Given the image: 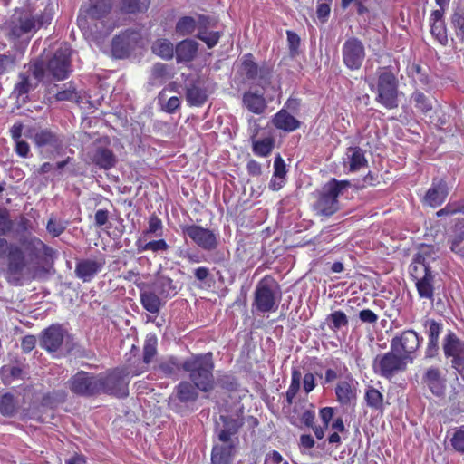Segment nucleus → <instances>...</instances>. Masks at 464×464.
Returning <instances> with one entry per match:
<instances>
[{"instance_id":"b1692460","label":"nucleus","mask_w":464,"mask_h":464,"mask_svg":"<svg viewBox=\"0 0 464 464\" xmlns=\"http://www.w3.org/2000/svg\"><path fill=\"white\" fill-rule=\"evenodd\" d=\"M105 259L102 256L96 259H80L75 265V276L82 282H91L104 267Z\"/></svg>"},{"instance_id":"f3484780","label":"nucleus","mask_w":464,"mask_h":464,"mask_svg":"<svg viewBox=\"0 0 464 464\" xmlns=\"http://www.w3.org/2000/svg\"><path fill=\"white\" fill-rule=\"evenodd\" d=\"M342 55L343 62L349 70H359L366 56L362 42L356 37L348 38L343 44Z\"/></svg>"},{"instance_id":"ddd939ff","label":"nucleus","mask_w":464,"mask_h":464,"mask_svg":"<svg viewBox=\"0 0 464 464\" xmlns=\"http://www.w3.org/2000/svg\"><path fill=\"white\" fill-rule=\"evenodd\" d=\"M68 388L77 396L86 398L97 396L101 389L100 374L80 371L69 379Z\"/></svg>"},{"instance_id":"c03bdc74","label":"nucleus","mask_w":464,"mask_h":464,"mask_svg":"<svg viewBox=\"0 0 464 464\" xmlns=\"http://www.w3.org/2000/svg\"><path fill=\"white\" fill-rule=\"evenodd\" d=\"M364 400L369 408L381 411L383 410V395L377 389L369 387L365 392Z\"/></svg>"},{"instance_id":"bf43d9fd","label":"nucleus","mask_w":464,"mask_h":464,"mask_svg":"<svg viewBox=\"0 0 464 464\" xmlns=\"http://www.w3.org/2000/svg\"><path fill=\"white\" fill-rule=\"evenodd\" d=\"M411 100L415 107L422 112H428L432 109V104L428 97L420 91H415L411 94Z\"/></svg>"},{"instance_id":"c85d7f7f","label":"nucleus","mask_w":464,"mask_h":464,"mask_svg":"<svg viewBox=\"0 0 464 464\" xmlns=\"http://www.w3.org/2000/svg\"><path fill=\"white\" fill-rule=\"evenodd\" d=\"M48 93L50 95L48 99L51 102L53 100L55 102H73L77 101L79 98V94L72 82L63 84L60 89L59 86L55 84L49 88Z\"/></svg>"},{"instance_id":"9d476101","label":"nucleus","mask_w":464,"mask_h":464,"mask_svg":"<svg viewBox=\"0 0 464 464\" xmlns=\"http://www.w3.org/2000/svg\"><path fill=\"white\" fill-rule=\"evenodd\" d=\"M422 340V337L415 331L404 330L392 338L390 347L411 364Z\"/></svg>"},{"instance_id":"6e6d98bb","label":"nucleus","mask_w":464,"mask_h":464,"mask_svg":"<svg viewBox=\"0 0 464 464\" xmlns=\"http://www.w3.org/2000/svg\"><path fill=\"white\" fill-rule=\"evenodd\" d=\"M223 33L220 31H203V32H198L197 37L206 44L208 48L211 49L215 47L218 43L219 42L220 37L222 36Z\"/></svg>"},{"instance_id":"ea45409f","label":"nucleus","mask_w":464,"mask_h":464,"mask_svg":"<svg viewBox=\"0 0 464 464\" xmlns=\"http://www.w3.org/2000/svg\"><path fill=\"white\" fill-rule=\"evenodd\" d=\"M37 85L38 84L30 77V74L21 72L18 74V82L14 86V92L16 93L18 97H21L34 90Z\"/></svg>"},{"instance_id":"3c124183","label":"nucleus","mask_w":464,"mask_h":464,"mask_svg":"<svg viewBox=\"0 0 464 464\" xmlns=\"http://www.w3.org/2000/svg\"><path fill=\"white\" fill-rule=\"evenodd\" d=\"M301 372L297 369L292 370L291 383L286 391L287 406L292 405L293 401L300 389Z\"/></svg>"},{"instance_id":"a18cd8bd","label":"nucleus","mask_w":464,"mask_h":464,"mask_svg":"<svg viewBox=\"0 0 464 464\" xmlns=\"http://www.w3.org/2000/svg\"><path fill=\"white\" fill-rule=\"evenodd\" d=\"M450 250L460 257H464V226L456 229L454 235L448 239Z\"/></svg>"},{"instance_id":"7c9ffc66","label":"nucleus","mask_w":464,"mask_h":464,"mask_svg":"<svg viewBox=\"0 0 464 464\" xmlns=\"http://www.w3.org/2000/svg\"><path fill=\"white\" fill-rule=\"evenodd\" d=\"M236 450V442L215 445L211 452L212 464H231Z\"/></svg>"},{"instance_id":"2eb2a0df","label":"nucleus","mask_w":464,"mask_h":464,"mask_svg":"<svg viewBox=\"0 0 464 464\" xmlns=\"http://www.w3.org/2000/svg\"><path fill=\"white\" fill-rule=\"evenodd\" d=\"M72 50L67 44L59 47L47 63V71L57 81H63L72 72Z\"/></svg>"},{"instance_id":"a878e982","label":"nucleus","mask_w":464,"mask_h":464,"mask_svg":"<svg viewBox=\"0 0 464 464\" xmlns=\"http://www.w3.org/2000/svg\"><path fill=\"white\" fill-rule=\"evenodd\" d=\"M424 326L428 328L427 334L429 339L425 351V357L434 358L438 355L440 350L439 338L442 333L443 325L441 323L433 319H428L425 321Z\"/></svg>"},{"instance_id":"39448f33","label":"nucleus","mask_w":464,"mask_h":464,"mask_svg":"<svg viewBox=\"0 0 464 464\" xmlns=\"http://www.w3.org/2000/svg\"><path fill=\"white\" fill-rule=\"evenodd\" d=\"M41 17H36L27 11H15L9 22L8 36L14 40L29 41L43 25Z\"/></svg>"},{"instance_id":"de8ad7c7","label":"nucleus","mask_w":464,"mask_h":464,"mask_svg":"<svg viewBox=\"0 0 464 464\" xmlns=\"http://www.w3.org/2000/svg\"><path fill=\"white\" fill-rule=\"evenodd\" d=\"M14 222L10 210L0 206V237H5L14 232Z\"/></svg>"},{"instance_id":"6ab92c4d","label":"nucleus","mask_w":464,"mask_h":464,"mask_svg":"<svg viewBox=\"0 0 464 464\" xmlns=\"http://www.w3.org/2000/svg\"><path fill=\"white\" fill-rule=\"evenodd\" d=\"M442 350L446 358H451L452 368L461 369L464 363V342L449 331L443 338Z\"/></svg>"},{"instance_id":"603ef678","label":"nucleus","mask_w":464,"mask_h":464,"mask_svg":"<svg viewBox=\"0 0 464 464\" xmlns=\"http://www.w3.org/2000/svg\"><path fill=\"white\" fill-rule=\"evenodd\" d=\"M158 340L155 335L147 336L143 346V362L149 364L157 354Z\"/></svg>"},{"instance_id":"2f4dec72","label":"nucleus","mask_w":464,"mask_h":464,"mask_svg":"<svg viewBox=\"0 0 464 464\" xmlns=\"http://www.w3.org/2000/svg\"><path fill=\"white\" fill-rule=\"evenodd\" d=\"M272 123L276 129L286 132L295 131L301 126V122L284 109L274 115Z\"/></svg>"},{"instance_id":"473e14b6","label":"nucleus","mask_w":464,"mask_h":464,"mask_svg":"<svg viewBox=\"0 0 464 464\" xmlns=\"http://www.w3.org/2000/svg\"><path fill=\"white\" fill-rule=\"evenodd\" d=\"M140 299L142 307L150 314H159L164 305L162 298L153 288L140 290Z\"/></svg>"},{"instance_id":"69168bd1","label":"nucleus","mask_w":464,"mask_h":464,"mask_svg":"<svg viewBox=\"0 0 464 464\" xmlns=\"http://www.w3.org/2000/svg\"><path fill=\"white\" fill-rule=\"evenodd\" d=\"M66 228V223L51 217L47 222L46 229L53 237H59Z\"/></svg>"},{"instance_id":"5fc2aeb1","label":"nucleus","mask_w":464,"mask_h":464,"mask_svg":"<svg viewBox=\"0 0 464 464\" xmlns=\"http://www.w3.org/2000/svg\"><path fill=\"white\" fill-rule=\"evenodd\" d=\"M163 233V223L161 219L155 214L149 218L148 228L144 231L145 237H160Z\"/></svg>"},{"instance_id":"423d86ee","label":"nucleus","mask_w":464,"mask_h":464,"mask_svg":"<svg viewBox=\"0 0 464 464\" xmlns=\"http://www.w3.org/2000/svg\"><path fill=\"white\" fill-rule=\"evenodd\" d=\"M376 92L375 101L384 108L392 110L399 106L398 80L392 72L384 69L379 73Z\"/></svg>"},{"instance_id":"338daca9","label":"nucleus","mask_w":464,"mask_h":464,"mask_svg":"<svg viewBox=\"0 0 464 464\" xmlns=\"http://www.w3.org/2000/svg\"><path fill=\"white\" fill-rule=\"evenodd\" d=\"M198 32L209 31L216 28L217 20L211 16L198 14L196 19Z\"/></svg>"},{"instance_id":"dca6fc26","label":"nucleus","mask_w":464,"mask_h":464,"mask_svg":"<svg viewBox=\"0 0 464 464\" xmlns=\"http://www.w3.org/2000/svg\"><path fill=\"white\" fill-rule=\"evenodd\" d=\"M180 228L185 236L203 250L210 252L218 246V235L211 229L198 225H183Z\"/></svg>"},{"instance_id":"4c0bfd02","label":"nucleus","mask_w":464,"mask_h":464,"mask_svg":"<svg viewBox=\"0 0 464 464\" xmlns=\"http://www.w3.org/2000/svg\"><path fill=\"white\" fill-rule=\"evenodd\" d=\"M153 53L165 60H170L175 54L173 44L168 39H158L151 46Z\"/></svg>"},{"instance_id":"6e6552de","label":"nucleus","mask_w":464,"mask_h":464,"mask_svg":"<svg viewBox=\"0 0 464 464\" xmlns=\"http://www.w3.org/2000/svg\"><path fill=\"white\" fill-rule=\"evenodd\" d=\"M72 335L61 324H52L40 335V346L49 353H68L72 349Z\"/></svg>"},{"instance_id":"4be33fe9","label":"nucleus","mask_w":464,"mask_h":464,"mask_svg":"<svg viewBox=\"0 0 464 464\" xmlns=\"http://www.w3.org/2000/svg\"><path fill=\"white\" fill-rule=\"evenodd\" d=\"M242 70L247 80L256 82L263 89L269 84L270 72L267 68L258 67L251 53L246 54L242 62Z\"/></svg>"},{"instance_id":"4d7b16f0","label":"nucleus","mask_w":464,"mask_h":464,"mask_svg":"<svg viewBox=\"0 0 464 464\" xmlns=\"http://www.w3.org/2000/svg\"><path fill=\"white\" fill-rule=\"evenodd\" d=\"M450 20L456 31V35L464 40V10L461 8L455 9Z\"/></svg>"},{"instance_id":"7ed1b4c3","label":"nucleus","mask_w":464,"mask_h":464,"mask_svg":"<svg viewBox=\"0 0 464 464\" xmlns=\"http://www.w3.org/2000/svg\"><path fill=\"white\" fill-rule=\"evenodd\" d=\"M181 367L188 372L189 382L199 391L208 392L215 388L214 362L211 353L193 355L188 358Z\"/></svg>"},{"instance_id":"49530a36","label":"nucleus","mask_w":464,"mask_h":464,"mask_svg":"<svg viewBox=\"0 0 464 464\" xmlns=\"http://www.w3.org/2000/svg\"><path fill=\"white\" fill-rule=\"evenodd\" d=\"M169 66L165 63H157L151 69L150 83L153 85H161L169 79Z\"/></svg>"},{"instance_id":"f03ea898","label":"nucleus","mask_w":464,"mask_h":464,"mask_svg":"<svg viewBox=\"0 0 464 464\" xmlns=\"http://www.w3.org/2000/svg\"><path fill=\"white\" fill-rule=\"evenodd\" d=\"M432 253L433 246H421L410 265V275L415 281L419 296L430 301H433L435 290V278L430 266V260L435 259L431 256Z\"/></svg>"},{"instance_id":"a211bd4d","label":"nucleus","mask_w":464,"mask_h":464,"mask_svg":"<svg viewBox=\"0 0 464 464\" xmlns=\"http://www.w3.org/2000/svg\"><path fill=\"white\" fill-rule=\"evenodd\" d=\"M242 411L233 415H220L219 420L216 421L215 434L222 443L236 442L233 439L244 425Z\"/></svg>"},{"instance_id":"72a5a7b5","label":"nucleus","mask_w":464,"mask_h":464,"mask_svg":"<svg viewBox=\"0 0 464 464\" xmlns=\"http://www.w3.org/2000/svg\"><path fill=\"white\" fill-rule=\"evenodd\" d=\"M367 160L362 149L360 147H349L345 153L344 164L349 167L351 172H355L367 166Z\"/></svg>"},{"instance_id":"864d4df0","label":"nucleus","mask_w":464,"mask_h":464,"mask_svg":"<svg viewBox=\"0 0 464 464\" xmlns=\"http://www.w3.org/2000/svg\"><path fill=\"white\" fill-rule=\"evenodd\" d=\"M326 321L331 330L336 332L343 326L348 325V317L343 311H335L327 315Z\"/></svg>"},{"instance_id":"393cba45","label":"nucleus","mask_w":464,"mask_h":464,"mask_svg":"<svg viewBox=\"0 0 464 464\" xmlns=\"http://www.w3.org/2000/svg\"><path fill=\"white\" fill-rule=\"evenodd\" d=\"M89 157L95 166L106 170L114 168L117 163L116 155L110 148L103 145L95 146L89 152Z\"/></svg>"},{"instance_id":"79ce46f5","label":"nucleus","mask_w":464,"mask_h":464,"mask_svg":"<svg viewBox=\"0 0 464 464\" xmlns=\"http://www.w3.org/2000/svg\"><path fill=\"white\" fill-rule=\"evenodd\" d=\"M197 28L196 19L192 16L180 17L175 25V32L179 36L191 35Z\"/></svg>"},{"instance_id":"13d9d810","label":"nucleus","mask_w":464,"mask_h":464,"mask_svg":"<svg viewBox=\"0 0 464 464\" xmlns=\"http://www.w3.org/2000/svg\"><path fill=\"white\" fill-rule=\"evenodd\" d=\"M430 33L435 39L443 46L449 43L445 22L431 23Z\"/></svg>"},{"instance_id":"f704fd0d","label":"nucleus","mask_w":464,"mask_h":464,"mask_svg":"<svg viewBox=\"0 0 464 464\" xmlns=\"http://www.w3.org/2000/svg\"><path fill=\"white\" fill-rule=\"evenodd\" d=\"M242 101L247 110L255 114H262L267 106L263 93L251 91L243 94Z\"/></svg>"},{"instance_id":"e433bc0d","label":"nucleus","mask_w":464,"mask_h":464,"mask_svg":"<svg viewBox=\"0 0 464 464\" xmlns=\"http://www.w3.org/2000/svg\"><path fill=\"white\" fill-rule=\"evenodd\" d=\"M18 411V401L11 392H5L0 396V414L12 418Z\"/></svg>"},{"instance_id":"bb28decb","label":"nucleus","mask_w":464,"mask_h":464,"mask_svg":"<svg viewBox=\"0 0 464 464\" xmlns=\"http://www.w3.org/2000/svg\"><path fill=\"white\" fill-rule=\"evenodd\" d=\"M152 288L161 298H171L179 291V283L165 275H158Z\"/></svg>"},{"instance_id":"9b49d317","label":"nucleus","mask_w":464,"mask_h":464,"mask_svg":"<svg viewBox=\"0 0 464 464\" xmlns=\"http://www.w3.org/2000/svg\"><path fill=\"white\" fill-rule=\"evenodd\" d=\"M131 373L126 370H114L109 374H100V394L105 393L118 398H125L129 395V375ZM139 375L140 372H132Z\"/></svg>"},{"instance_id":"0e129e2a","label":"nucleus","mask_w":464,"mask_h":464,"mask_svg":"<svg viewBox=\"0 0 464 464\" xmlns=\"http://www.w3.org/2000/svg\"><path fill=\"white\" fill-rule=\"evenodd\" d=\"M15 67V56L13 54L0 53V77L8 73Z\"/></svg>"},{"instance_id":"c756f323","label":"nucleus","mask_w":464,"mask_h":464,"mask_svg":"<svg viewBox=\"0 0 464 464\" xmlns=\"http://www.w3.org/2000/svg\"><path fill=\"white\" fill-rule=\"evenodd\" d=\"M198 391L189 381H182L175 387L174 394L181 403L189 404L197 401L199 396Z\"/></svg>"},{"instance_id":"c9c22d12","label":"nucleus","mask_w":464,"mask_h":464,"mask_svg":"<svg viewBox=\"0 0 464 464\" xmlns=\"http://www.w3.org/2000/svg\"><path fill=\"white\" fill-rule=\"evenodd\" d=\"M337 401L342 405L350 404L356 398V392L352 386V381H340L335 388Z\"/></svg>"},{"instance_id":"e2e57ef3","label":"nucleus","mask_w":464,"mask_h":464,"mask_svg":"<svg viewBox=\"0 0 464 464\" xmlns=\"http://www.w3.org/2000/svg\"><path fill=\"white\" fill-rule=\"evenodd\" d=\"M464 213V203L460 201L449 202L443 208L436 212L437 217L452 216Z\"/></svg>"},{"instance_id":"8fccbe9b","label":"nucleus","mask_w":464,"mask_h":464,"mask_svg":"<svg viewBox=\"0 0 464 464\" xmlns=\"http://www.w3.org/2000/svg\"><path fill=\"white\" fill-rule=\"evenodd\" d=\"M0 375L5 383H11L14 380H23L24 372L19 366L5 365L0 369Z\"/></svg>"},{"instance_id":"37998d69","label":"nucleus","mask_w":464,"mask_h":464,"mask_svg":"<svg viewBox=\"0 0 464 464\" xmlns=\"http://www.w3.org/2000/svg\"><path fill=\"white\" fill-rule=\"evenodd\" d=\"M136 246L140 253L145 251H151L153 253L166 252L169 248V246L164 239L151 240L149 242H143L139 239L136 242Z\"/></svg>"},{"instance_id":"f257e3e1","label":"nucleus","mask_w":464,"mask_h":464,"mask_svg":"<svg viewBox=\"0 0 464 464\" xmlns=\"http://www.w3.org/2000/svg\"><path fill=\"white\" fill-rule=\"evenodd\" d=\"M55 250L37 237L22 241V246L0 237V262L6 260L5 277L9 283L21 285L24 272L31 262L51 258Z\"/></svg>"},{"instance_id":"412c9836","label":"nucleus","mask_w":464,"mask_h":464,"mask_svg":"<svg viewBox=\"0 0 464 464\" xmlns=\"http://www.w3.org/2000/svg\"><path fill=\"white\" fill-rule=\"evenodd\" d=\"M140 38L137 31L128 29L113 37L111 42V53L114 57L122 59L127 57L134 48Z\"/></svg>"},{"instance_id":"58836bf2","label":"nucleus","mask_w":464,"mask_h":464,"mask_svg":"<svg viewBox=\"0 0 464 464\" xmlns=\"http://www.w3.org/2000/svg\"><path fill=\"white\" fill-rule=\"evenodd\" d=\"M275 139L272 137L253 140V141H251L252 151L257 157H267L275 148Z\"/></svg>"},{"instance_id":"0eeeda50","label":"nucleus","mask_w":464,"mask_h":464,"mask_svg":"<svg viewBox=\"0 0 464 464\" xmlns=\"http://www.w3.org/2000/svg\"><path fill=\"white\" fill-rule=\"evenodd\" d=\"M347 180H337L333 179L323 188L314 209L322 216H331L339 208L338 197L343 189L349 187Z\"/></svg>"},{"instance_id":"aec40b11","label":"nucleus","mask_w":464,"mask_h":464,"mask_svg":"<svg viewBox=\"0 0 464 464\" xmlns=\"http://www.w3.org/2000/svg\"><path fill=\"white\" fill-rule=\"evenodd\" d=\"M447 381L442 372L438 367H429L421 377V385L437 398L445 395Z\"/></svg>"},{"instance_id":"09e8293b","label":"nucleus","mask_w":464,"mask_h":464,"mask_svg":"<svg viewBox=\"0 0 464 464\" xmlns=\"http://www.w3.org/2000/svg\"><path fill=\"white\" fill-rule=\"evenodd\" d=\"M118 8L121 13L126 14H135L144 13L148 9L140 2V0H118Z\"/></svg>"},{"instance_id":"20e7f679","label":"nucleus","mask_w":464,"mask_h":464,"mask_svg":"<svg viewBox=\"0 0 464 464\" xmlns=\"http://www.w3.org/2000/svg\"><path fill=\"white\" fill-rule=\"evenodd\" d=\"M280 299L278 283L272 276H266L256 284L252 305L259 313L276 312Z\"/></svg>"},{"instance_id":"5701e85b","label":"nucleus","mask_w":464,"mask_h":464,"mask_svg":"<svg viewBox=\"0 0 464 464\" xmlns=\"http://www.w3.org/2000/svg\"><path fill=\"white\" fill-rule=\"evenodd\" d=\"M449 193L450 188L447 182L441 179H434L423 196L421 202L424 206L435 208L445 202Z\"/></svg>"},{"instance_id":"052dcab7","label":"nucleus","mask_w":464,"mask_h":464,"mask_svg":"<svg viewBox=\"0 0 464 464\" xmlns=\"http://www.w3.org/2000/svg\"><path fill=\"white\" fill-rule=\"evenodd\" d=\"M179 368V364L174 357H170L166 361L161 362L159 365V370L167 377L177 375Z\"/></svg>"},{"instance_id":"cd10ccee","label":"nucleus","mask_w":464,"mask_h":464,"mask_svg":"<svg viewBox=\"0 0 464 464\" xmlns=\"http://www.w3.org/2000/svg\"><path fill=\"white\" fill-rule=\"evenodd\" d=\"M198 51V44L193 39L180 41L175 47V57L178 63H188L195 59Z\"/></svg>"},{"instance_id":"f8f14e48","label":"nucleus","mask_w":464,"mask_h":464,"mask_svg":"<svg viewBox=\"0 0 464 464\" xmlns=\"http://www.w3.org/2000/svg\"><path fill=\"white\" fill-rule=\"evenodd\" d=\"M112 9V0H88L80 9L77 24L82 30L90 28V24L105 18Z\"/></svg>"},{"instance_id":"1a4fd4ad","label":"nucleus","mask_w":464,"mask_h":464,"mask_svg":"<svg viewBox=\"0 0 464 464\" xmlns=\"http://www.w3.org/2000/svg\"><path fill=\"white\" fill-rule=\"evenodd\" d=\"M25 137L31 139L34 146L44 152L58 153L63 146V137L48 128L29 127L24 131Z\"/></svg>"},{"instance_id":"774afa93","label":"nucleus","mask_w":464,"mask_h":464,"mask_svg":"<svg viewBox=\"0 0 464 464\" xmlns=\"http://www.w3.org/2000/svg\"><path fill=\"white\" fill-rule=\"evenodd\" d=\"M450 443L456 451L464 453V426L454 432Z\"/></svg>"},{"instance_id":"680f3d73","label":"nucleus","mask_w":464,"mask_h":464,"mask_svg":"<svg viewBox=\"0 0 464 464\" xmlns=\"http://www.w3.org/2000/svg\"><path fill=\"white\" fill-rule=\"evenodd\" d=\"M26 72L27 74H30V77L37 84L41 82L44 76V67L42 62L29 63L27 66Z\"/></svg>"},{"instance_id":"4468645a","label":"nucleus","mask_w":464,"mask_h":464,"mask_svg":"<svg viewBox=\"0 0 464 464\" xmlns=\"http://www.w3.org/2000/svg\"><path fill=\"white\" fill-rule=\"evenodd\" d=\"M408 364L411 363L390 348L389 352L376 356L373 361V369L379 375L391 379L396 373L406 371Z\"/></svg>"},{"instance_id":"a19ab883","label":"nucleus","mask_w":464,"mask_h":464,"mask_svg":"<svg viewBox=\"0 0 464 464\" xmlns=\"http://www.w3.org/2000/svg\"><path fill=\"white\" fill-rule=\"evenodd\" d=\"M208 95L206 90L197 86L196 84H192L187 89L186 92V99L189 105L191 106H201L207 101Z\"/></svg>"}]
</instances>
